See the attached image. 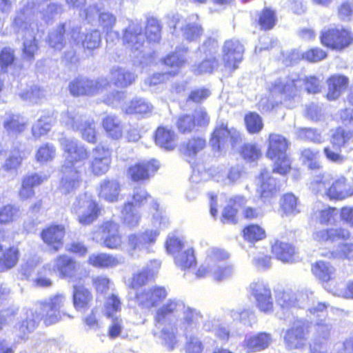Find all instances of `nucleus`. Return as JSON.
Returning a JSON list of instances; mask_svg holds the SVG:
<instances>
[{
    "mask_svg": "<svg viewBox=\"0 0 353 353\" xmlns=\"http://www.w3.org/2000/svg\"><path fill=\"white\" fill-rule=\"evenodd\" d=\"M65 301V296L63 294H57L43 301L38 302L35 308L28 310L25 319L14 327L18 336L21 339H25L34 330L41 320H43L46 325H49L56 323L65 316L72 318L61 310Z\"/></svg>",
    "mask_w": 353,
    "mask_h": 353,
    "instance_id": "1",
    "label": "nucleus"
},
{
    "mask_svg": "<svg viewBox=\"0 0 353 353\" xmlns=\"http://www.w3.org/2000/svg\"><path fill=\"white\" fill-rule=\"evenodd\" d=\"M202 319L203 315L199 310L186 305L183 300L176 298L167 300L155 313V319L158 323H170L172 319L184 336L197 330Z\"/></svg>",
    "mask_w": 353,
    "mask_h": 353,
    "instance_id": "2",
    "label": "nucleus"
},
{
    "mask_svg": "<svg viewBox=\"0 0 353 353\" xmlns=\"http://www.w3.org/2000/svg\"><path fill=\"white\" fill-rule=\"evenodd\" d=\"M152 208L155 210L153 214L152 225L158 229H148L143 232L128 236V253L132 257L139 256V252L142 250L148 251L150 245L156 242L160 230L167 228L170 224L165 211L159 209V205L156 201H153Z\"/></svg>",
    "mask_w": 353,
    "mask_h": 353,
    "instance_id": "3",
    "label": "nucleus"
},
{
    "mask_svg": "<svg viewBox=\"0 0 353 353\" xmlns=\"http://www.w3.org/2000/svg\"><path fill=\"white\" fill-rule=\"evenodd\" d=\"M303 84L308 93L316 94L321 91V81L318 77L310 76L301 79L295 74L285 81L276 80L272 84L271 92L281 94V98L285 101L291 100L297 96L298 88Z\"/></svg>",
    "mask_w": 353,
    "mask_h": 353,
    "instance_id": "4",
    "label": "nucleus"
},
{
    "mask_svg": "<svg viewBox=\"0 0 353 353\" xmlns=\"http://www.w3.org/2000/svg\"><path fill=\"white\" fill-rule=\"evenodd\" d=\"M329 177V175L317 176L310 183L312 190L315 193H326L335 199H343L353 194V189L345 177H340L331 186Z\"/></svg>",
    "mask_w": 353,
    "mask_h": 353,
    "instance_id": "5",
    "label": "nucleus"
},
{
    "mask_svg": "<svg viewBox=\"0 0 353 353\" xmlns=\"http://www.w3.org/2000/svg\"><path fill=\"white\" fill-rule=\"evenodd\" d=\"M311 322L293 317L283 334V341L288 350H300L305 346Z\"/></svg>",
    "mask_w": 353,
    "mask_h": 353,
    "instance_id": "6",
    "label": "nucleus"
},
{
    "mask_svg": "<svg viewBox=\"0 0 353 353\" xmlns=\"http://www.w3.org/2000/svg\"><path fill=\"white\" fill-rule=\"evenodd\" d=\"M288 147V141L283 136L277 134L270 135L267 157L275 159L274 172L284 175L290 169V161L286 155Z\"/></svg>",
    "mask_w": 353,
    "mask_h": 353,
    "instance_id": "7",
    "label": "nucleus"
},
{
    "mask_svg": "<svg viewBox=\"0 0 353 353\" xmlns=\"http://www.w3.org/2000/svg\"><path fill=\"white\" fill-rule=\"evenodd\" d=\"M248 298L261 312L269 314L273 312L274 301L269 284L261 279L252 281L247 288Z\"/></svg>",
    "mask_w": 353,
    "mask_h": 353,
    "instance_id": "8",
    "label": "nucleus"
},
{
    "mask_svg": "<svg viewBox=\"0 0 353 353\" xmlns=\"http://www.w3.org/2000/svg\"><path fill=\"white\" fill-rule=\"evenodd\" d=\"M241 141V136L234 128H229L227 123H217L212 134L210 144L214 152H222L230 146L234 148Z\"/></svg>",
    "mask_w": 353,
    "mask_h": 353,
    "instance_id": "9",
    "label": "nucleus"
},
{
    "mask_svg": "<svg viewBox=\"0 0 353 353\" xmlns=\"http://www.w3.org/2000/svg\"><path fill=\"white\" fill-rule=\"evenodd\" d=\"M59 142L64 152L65 161L62 165L63 170L67 172L68 169L78 170L79 166L77 165L89 157L87 149L74 139L62 137Z\"/></svg>",
    "mask_w": 353,
    "mask_h": 353,
    "instance_id": "10",
    "label": "nucleus"
},
{
    "mask_svg": "<svg viewBox=\"0 0 353 353\" xmlns=\"http://www.w3.org/2000/svg\"><path fill=\"white\" fill-rule=\"evenodd\" d=\"M88 23L94 25L98 23L107 36L108 41L111 36L118 37L119 32L113 30V28L117 22L115 15L108 11L100 12L97 5H92L85 9L82 14Z\"/></svg>",
    "mask_w": 353,
    "mask_h": 353,
    "instance_id": "11",
    "label": "nucleus"
},
{
    "mask_svg": "<svg viewBox=\"0 0 353 353\" xmlns=\"http://www.w3.org/2000/svg\"><path fill=\"white\" fill-rule=\"evenodd\" d=\"M109 83L106 78L91 79L85 77H78L70 82L68 89L74 97L94 95Z\"/></svg>",
    "mask_w": 353,
    "mask_h": 353,
    "instance_id": "12",
    "label": "nucleus"
},
{
    "mask_svg": "<svg viewBox=\"0 0 353 353\" xmlns=\"http://www.w3.org/2000/svg\"><path fill=\"white\" fill-rule=\"evenodd\" d=\"M328 305L326 303H318L316 306L307 309L309 312L316 317V339L324 341H327L334 332V321L327 317L326 314Z\"/></svg>",
    "mask_w": 353,
    "mask_h": 353,
    "instance_id": "13",
    "label": "nucleus"
},
{
    "mask_svg": "<svg viewBox=\"0 0 353 353\" xmlns=\"http://www.w3.org/2000/svg\"><path fill=\"white\" fill-rule=\"evenodd\" d=\"M123 43L132 52L141 53L145 41L143 27L137 20H129L128 26L123 30Z\"/></svg>",
    "mask_w": 353,
    "mask_h": 353,
    "instance_id": "14",
    "label": "nucleus"
},
{
    "mask_svg": "<svg viewBox=\"0 0 353 353\" xmlns=\"http://www.w3.org/2000/svg\"><path fill=\"white\" fill-rule=\"evenodd\" d=\"M22 23L15 24L13 21V28L17 32H21L23 35V59L32 61L34 59V55L39 50L38 41L35 38V31L31 27L30 20L23 19Z\"/></svg>",
    "mask_w": 353,
    "mask_h": 353,
    "instance_id": "15",
    "label": "nucleus"
},
{
    "mask_svg": "<svg viewBox=\"0 0 353 353\" xmlns=\"http://www.w3.org/2000/svg\"><path fill=\"white\" fill-rule=\"evenodd\" d=\"M276 302L283 310L292 309L295 307L305 308L314 304L313 293L307 290L301 291L296 294L290 292H279L276 296ZM315 305H312L314 307Z\"/></svg>",
    "mask_w": 353,
    "mask_h": 353,
    "instance_id": "16",
    "label": "nucleus"
},
{
    "mask_svg": "<svg viewBox=\"0 0 353 353\" xmlns=\"http://www.w3.org/2000/svg\"><path fill=\"white\" fill-rule=\"evenodd\" d=\"M73 210L78 215L79 223L88 225L92 223L99 215L98 205L88 194L79 196L73 203Z\"/></svg>",
    "mask_w": 353,
    "mask_h": 353,
    "instance_id": "17",
    "label": "nucleus"
},
{
    "mask_svg": "<svg viewBox=\"0 0 353 353\" xmlns=\"http://www.w3.org/2000/svg\"><path fill=\"white\" fill-rule=\"evenodd\" d=\"M210 122V117L204 108H196L193 114H181L176 122L179 131L181 133H190L198 130L197 128H205Z\"/></svg>",
    "mask_w": 353,
    "mask_h": 353,
    "instance_id": "18",
    "label": "nucleus"
},
{
    "mask_svg": "<svg viewBox=\"0 0 353 353\" xmlns=\"http://www.w3.org/2000/svg\"><path fill=\"white\" fill-rule=\"evenodd\" d=\"M320 39L323 46L338 50L347 47L353 41L350 32L338 28L323 29Z\"/></svg>",
    "mask_w": 353,
    "mask_h": 353,
    "instance_id": "19",
    "label": "nucleus"
},
{
    "mask_svg": "<svg viewBox=\"0 0 353 353\" xmlns=\"http://www.w3.org/2000/svg\"><path fill=\"white\" fill-rule=\"evenodd\" d=\"M79 34V26L72 24L71 21L59 24L48 34V43L55 50H61L66 44L69 35L71 39L77 41L76 35Z\"/></svg>",
    "mask_w": 353,
    "mask_h": 353,
    "instance_id": "20",
    "label": "nucleus"
},
{
    "mask_svg": "<svg viewBox=\"0 0 353 353\" xmlns=\"http://www.w3.org/2000/svg\"><path fill=\"white\" fill-rule=\"evenodd\" d=\"M155 327L152 330L153 336L159 340L160 343L168 351H172L175 349L178 340L176 334L179 330L176 324L172 321L170 323L159 324L154 318Z\"/></svg>",
    "mask_w": 353,
    "mask_h": 353,
    "instance_id": "21",
    "label": "nucleus"
},
{
    "mask_svg": "<svg viewBox=\"0 0 353 353\" xmlns=\"http://www.w3.org/2000/svg\"><path fill=\"white\" fill-rule=\"evenodd\" d=\"M118 223L114 221H107L100 228L101 236L99 238V232H94L92 239L110 249H117L122 243Z\"/></svg>",
    "mask_w": 353,
    "mask_h": 353,
    "instance_id": "22",
    "label": "nucleus"
},
{
    "mask_svg": "<svg viewBox=\"0 0 353 353\" xmlns=\"http://www.w3.org/2000/svg\"><path fill=\"white\" fill-rule=\"evenodd\" d=\"M244 52V47L239 40L226 41L222 48L223 59L225 67L236 70L238 64L241 62Z\"/></svg>",
    "mask_w": 353,
    "mask_h": 353,
    "instance_id": "23",
    "label": "nucleus"
},
{
    "mask_svg": "<svg viewBox=\"0 0 353 353\" xmlns=\"http://www.w3.org/2000/svg\"><path fill=\"white\" fill-rule=\"evenodd\" d=\"M168 296L164 287L155 286L136 293V302L142 308L150 309L162 301Z\"/></svg>",
    "mask_w": 353,
    "mask_h": 353,
    "instance_id": "24",
    "label": "nucleus"
},
{
    "mask_svg": "<svg viewBox=\"0 0 353 353\" xmlns=\"http://www.w3.org/2000/svg\"><path fill=\"white\" fill-rule=\"evenodd\" d=\"M121 307V301L114 294H112L107 301L105 314L108 318H111V323L108 328V336L110 339L118 337L123 328V321L119 316L114 315Z\"/></svg>",
    "mask_w": 353,
    "mask_h": 353,
    "instance_id": "25",
    "label": "nucleus"
},
{
    "mask_svg": "<svg viewBox=\"0 0 353 353\" xmlns=\"http://www.w3.org/2000/svg\"><path fill=\"white\" fill-rule=\"evenodd\" d=\"M272 342V338L270 334L259 332L246 335L241 345L247 353H255L266 350Z\"/></svg>",
    "mask_w": 353,
    "mask_h": 353,
    "instance_id": "26",
    "label": "nucleus"
},
{
    "mask_svg": "<svg viewBox=\"0 0 353 353\" xmlns=\"http://www.w3.org/2000/svg\"><path fill=\"white\" fill-rule=\"evenodd\" d=\"M65 232V227L63 225H52L43 230L41 236L43 242L56 252L63 247Z\"/></svg>",
    "mask_w": 353,
    "mask_h": 353,
    "instance_id": "27",
    "label": "nucleus"
},
{
    "mask_svg": "<svg viewBox=\"0 0 353 353\" xmlns=\"http://www.w3.org/2000/svg\"><path fill=\"white\" fill-rule=\"evenodd\" d=\"M159 168L157 161L152 159L147 162L137 163L128 170V174L134 181H141L149 179Z\"/></svg>",
    "mask_w": 353,
    "mask_h": 353,
    "instance_id": "28",
    "label": "nucleus"
},
{
    "mask_svg": "<svg viewBox=\"0 0 353 353\" xmlns=\"http://www.w3.org/2000/svg\"><path fill=\"white\" fill-rule=\"evenodd\" d=\"M260 181L261 184L257 192L264 200L272 198L280 190L281 186L280 182L270 176L266 170L261 172Z\"/></svg>",
    "mask_w": 353,
    "mask_h": 353,
    "instance_id": "29",
    "label": "nucleus"
},
{
    "mask_svg": "<svg viewBox=\"0 0 353 353\" xmlns=\"http://www.w3.org/2000/svg\"><path fill=\"white\" fill-rule=\"evenodd\" d=\"M90 117L80 109H71L61 113V123L68 129L78 131Z\"/></svg>",
    "mask_w": 353,
    "mask_h": 353,
    "instance_id": "30",
    "label": "nucleus"
},
{
    "mask_svg": "<svg viewBox=\"0 0 353 353\" xmlns=\"http://www.w3.org/2000/svg\"><path fill=\"white\" fill-rule=\"evenodd\" d=\"M349 236V231L343 228L323 229L313 234L314 239L320 243L339 242L347 239Z\"/></svg>",
    "mask_w": 353,
    "mask_h": 353,
    "instance_id": "31",
    "label": "nucleus"
},
{
    "mask_svg": "<svg viewBox=\"0 0 353 353\" xmlns=\"http://www.w3.org/2000/svg\"><path fill=\"white\" fill-rule=\"evenodd\" d=\"M88 263L95 268H112L123 264L124 258L107 253H93L89 256Z\"/></svg>",
    "mask_w": 353,
    "mask_h": 353,
    "instance_id": "32",
    "label": "nucleus"
},
{
    "mask_svg": "<svg viewBox=\"0 0 353 353\" xmlns=\"http://www.w3.org/2000/svg\"><path fill=\"white\" fill-rule=\"evenodd\" d=\"M76 267V261L67 255H61L54 261L53 270L61 278L72 279L75 274Z\"/></svg>",
    "mask_w": 353,
    "mask_h": 353,
    "instance_id": "33",
    "label": "nucleus"
},
{
    "mask_svg": "<svg viewBox=\"0 0 353 353\" xmlns=\"http://www.w3.org/2000/svg\"><path fill=\"white\" fill-rule=\"evenodd\" d=\"M272 252L277 259L284 263H294L299 261L294 247L288 243L276 241L272 245Z\"/></svg>",
    "mask_w": 353,
    "mask_h": 353,
    "instance_id": "34",
    "label": "nucleus"
},
{
    "mask_svg": "<svg viewBox=\"0 0 353 353\" xmlns=\"http://www.w3.org/2000/svg\"><path fill=\"white\" fill-rule=\"evenodd\" d=\"M155 144L166 151L173 150L176 147L175 133L165 127H159L154 136Z\"/></svg>",
    "mask_w": 353,
    "mask_h": 353,
    "instance_id": "35",
    "label": "nucleus"
},
{
    "mask_svg": "<svg viewBox=\"0 0 353 353\" xmlns=\"http://www.w3.org/2000/svg\"><path fill=\"white\" fill-rule=\"evenodd\" d=\"M27 121L20 114L7 113L3 122V126L7 133L12 137L24 131L26 128Z\"/></svg>",
    "mask_w": 353,
    "mask_h": 353,
    "instance_id": "36",
    "label": "nucleus"
},
{
    "mask_svg": "<svg viewBox=\"0 0 353 353\" xmlns=\"http://www.w3.org/2000/svg\"><path fill=\"white\" fill-rule=\"evenodd\" d=\"M328 92L327 98L328 100H336L346 89L348 84V79L343 75H333L327 80Z\"/></svg>",
    "mask_w": 353,
    "mask_h": 353,
    "instance_id": "37",
    "label": "nucleus"
},
{
    "mask_svg": "<svg viewBox=\"0 0 353 353\" xmlns=\"http://www.w3.org/2000/svg\"><path fill=\"white\" fill-rule=\"evenodd\" d=\"M76 37L77 39L74 41L75 43H81L83 48L90 50L98 48L101 42V32L97 29L89 30L83 33L79 32Z\"/></svg>",
    "mask_w": 353,
    "mask_h": 353,
    "instance_id": "38",
    "label": "nucleus"
},
{
    "mask_svg": "<svg viewBox=\"0 0 353 353\" xmlns=\"http://www.w3.org/2000/svg\"><path fill=\"white\" fill-rule=\"evenodd\" d=\"M63 177L61 179V190L65 193H70L77 190L81 183L80 174L77 169H68L67 172L63 170Z\"/></svg>",
    "mask_w": 353,
    "mask_h": 353,
    "instance_id": "39",
    "label": "nucleus"
},
{
    "mask_svg": "<svg viewBox=\"0 0 353 353\" xmlns=\"http://www.w3.org/2000/svg\"><path fill=\"white\" fill-rule=\"evenodd\" d=\"M120 193V185L116 180L106 179L101 183L99 196L108 202H115Z\"/></svg>",
    "mask_w": 353,
    "mask_h": 353,
    "instance_id": "40",
    "label": "nucleus"
},
{
    "mask_svg": "<svg viewBox=\"0 0 353 353\" xmlns=\"http://www.w3.org/2000/svg\"><path fill=\"white\" fill-rule=\"evenodd\" d=\"M112 82L117 87L126 88L135 80V74L123 68L114 67L110 71Z\"/></svg>",
    "mask_w": 353,
    "mask_h": 353,
    "instance_id": "41",
    "label": "nucleus"
},
{
    "mask_svg": "<svg viewBox=\"0 0 353 353\" xmlns=\"http://www.w3.org/2000/svg\"><path fill=\"white\" fill-rule=\"evenodd\" d=\"M73 305L77 310H81L89 307L92 299L91 292L83 285H74L72 293Z\"/></svg>",
    "mask_w": 353,
    "mask_h": 353,
    "instance_id": "42",
    "label": "nucleus"
},
{
    "mask_svg": "<svg viewBox=\"0 0 353 353\" xmlns=\"http://www.w3.org/2000/svg\"><path fill=\"white\" fill-rule=\"evenodd\" d=\"M198 19L197 14H192L185 21V26L180 27L183 37L189 41H196L203 33V29L200 24L194 21Z\"/></svg>",
    "mask_w": 353,
    "mask_h": 353,
    "instance_id": "43",
    "label": "nucleus"
},
{
    "mask_svg": "<svg viewBox=\"0 0 353 353\" xmlns=\"http://www.w3.org/2000/svg\"><path fill=\"white\" fill-rule=\"evenodd\" d=\"M102 125L107 134L113 139H118L123 134L121 120L115 115L109 114L104 117Z\"/></svg>",
    "mask_w": 353,
    "mask_h": 353,
    "instance_id": "44",
    "label": "nucleus"
},
{
    "mask_svg": "<svg viewBox=\"0 0 353 353\" xmlns=\"http://www.w3.org/2000/svg\"><path fill=\"white\" fill-rule=\"evenodd\" d=\"M185 337V353H209L211 341L203 343L199 337L192 334Z\"/></svg>",
    "mask_w": 353,
    "mask_h": 353,
    "instance_id": "45",
    "label": "nucleus"
},
{
    "mask_svg": "<svg viewBox=\"0 0 353 353\" xmlns=\"http://www.w3.org/2000/svg\"><path fill=\"white\" fill-rule=\"evenodd\" d=\"M206 146V141L201 137H194L180 146L181 152L188 157L194 158Z\"/></svg>",
    "mask_w": 353,
    "mask_h": 353,
    "instance_id": "46",
    "label": "nucleus"
},
{
    "mask_svg": "<svg viewBox=\"0 0 353 353\" xmlns=\"http://www.w3.org/2000/svg\"><path fill=\"white\" fill-rule=\"evenodd\" d=\"M122 108L127 114H146L152 112L153 106L144 99H134Z\"/></svg>",
    "mask_w": 353,
    "mask_h": 353,
    "instance_id": "47",
    "label": "nucleus"
},
{
    "mask_svg": "<svg viewBox=\"0 0 353 353\" xmlns=\"http://www.w3.org/2000/svg\"><path fill=\"white\" fill-rule=\"evenodd\" d=\"M352 138L353 131L339 127L333 131L330 141L336 150H340L342 147L348 144Z\"/></svg>",
    "mask_w": 353,
    "mask_h": 353,
    "instance_id": "48",
    "label": "nucleus"
},
{
    "mask_svg": "<svg viewBox=\"0 0 353 353\" xmlns=\"http://www.w3.org/2000/svg\"><path fill=\"white\" fill-rule=\"evenodd\" d=\"M312 270L315 276L323 282L332 279L335 273V268L330 263L323 261H317Z\"/></svg>",
    "mask_w": 353,
    "mask_h": 353,
    "instance_id": "49",
    "label": "nucleus"
},
{
    "mask_svg": "<svg viewBox=\"0 0 353 353\" xmlns=\"http://www.w3.org/2000/svg\"><path fill=\"white\" fill-rule=\"evenodd\" d=\"M19 258V252L17 248L11 247L6 250L0 256V272L7 271L14 267Z\"/></svg>",
    "mask_w": 353,
    "mask_h": 353,
    "instance_id": "50",
    "label": "nucleus"
},
{
    "mask_svg": "<svg viewBox=\"0 0 353 353\" xmlns=\"http://www.w3.org/2000/svg\"><path fill=\"white\" fill-rule=\"evenodd\" d=\"M174 256L176 265L181 270H185L196 264V258L192 248H185Z\"/></svg>",
    "mask_w": 353,
    "mask_h": 353,
    "instance_id": "51",
    "label": "nucleus"
},
{
    "mask_svg": "<svg viewBox=\"0 0 353 353\" xmlns=\"http://www.w3.org/2000/svg\"><path fill=\"white\" fill-rule=\"evenodd\" d=\"M245 199L243 196H237L230 200L231 204L228 205L222 212L221 221L223 223H233L236 222V215L237 209L236 206H240L243 204Z\"/></svg>",
    "mask_w": 353,
    "mask_h": 353,
    "instance_id": "52",
    "label": "nucleus"
},
{
    "mask_svg": "<svg viewBox=\"0 0 353 353\" xmlns=\"http://www.w3.org/2000/svg\"><path fill=\"white\" fill-rule=\"evenodd\" d=\"M230 316L234 321H238L248 327H252L256 322L254 312L248 308L232 310L230 311Z\"/></svg>",
    "mask_w": 353,
    "mask_h": 353,
    "instance_id": "53",
    "label": "nucleus"
},
{
    "mask_svg": "<svg viewBox=\"0 0 353 353\" xmlns=\"http://www.w3.org/2000/svg\"><path fill=\"white\" fill-rule=\"evenodd\" d=\"M161 27L159 21L153 17H149L147 19V24L145 27V39L150 43H159L161 36Z\"/></svg>",
    "mask_w": 353,
    "mask_h": 353,
    "instance_id": "54",
    "label": "nucleus"
},
{
    "mask_svg": "<svg viewBox=\"0 0 353 353\" xmlns=\"http://www.w3.org/2000/svg\"><path fill=\"white\" fill-rule=\"evenodd\" d=\"M63 11L62 5L57 3H50L46 6L41 5V7L37 8L35 14H40L41 17L46 22H49L53 18L61 14Z\"/></svg>",
    "mask_w": 353,
    "mask_h": 353,
    "instance_id": "55",
    "label": "nucleus"
},
{
    "mask_svg": "<svg viewBox=\"0 0 353 353\" xmlns=\"http://www.w3.org/2000/svg\"><path fill=\"white\" fill-rule=\"evenodd\" d=\"M228 257V254L225 251L219 248H211L207 252L206 264L210 265L213 269H220L221 262Z\"/></svg>",
    "mask_w": 353,
    "mask_h": 353,
    "instance_id": "56",
    "label": "nucleus"
},
{
    "mask_svg": "<svg viewBox=\"0 0 353 353\" xmlns=\"http://www.w3.org/2000/svg\"><path fill=\"white\" fill-rule=\"evenodd\" d=\"M281 206L286 215H295L300 212L298 199L294 194L287 193L283 195Z\"/></svg>",
    "mask_w": 353,
    "mask_h": 353,
    "instance_id": "57",
    "label": "nucleus"
},
{
    "mask_svg": "<svg viewBox=\"0 0 353 353\" xmlns=\"http://www.w3.org/2000/svg\"><path fill=\"white\" fill-rule=\"evenodd\" d=\"M186 52L187 49L185 48H176L174 52L169 54L163 59L165 65L174 68H179L181 67L186 61Z\"/></svg>",
    "mask_w": 353,
    "mask_h": 353,
    "instance_id": "58",
    "label": "nucleus"
},
{
    "mask_svg": "<svg viewBox=\"0 0 353 353\" xmlns=\"http://www.w3.org/2000/svg\"><path fill=\"white\" fill-rule=\"evenodd\" d=\"M53 119L50 116L41 117L32 127V133L36 139L46 134L50 130Z\"/></svg>",
    "mask_w": 353,
    "mask_h": 353,
    "instance_id": "59",
    "label": "nucleus"
},
{
    "mask_svg": "<svg viewBox=\"0 0 353 353\" xmlns=\"http://www.w3.org/2000/svg\"><path fill=\"white\" fill-rule=\"evenodd\" d=\"M22 160L23 157L19 150L17 152L14 150L1 165V170L6 172L15 174L21 164Z\"/></svg>",
    "mask_w": 353,
    "mask_h": 353,
    "instance_id": "60",
    "label": "nucleus"
},
{
    "mask_svg": "<svg viewBox=\"0 0 353 353\" xmlns=\"http://www.w3.org/2000/svg\"><path fill=\"white\" fill-rule=\"evenodd\" d=\"M123 223L130 228L137 226L140 220V215L137 212L133 203L128 202L122 210Z\"/></svg>",
    "mask_w": 353,
    "mask_h": 353,
    "instance_id": "61",
    "label": "nucleus"
},
{
    "mask_svg": "<svg viewBox=\"0 0 353 353\" xmlns=\"http://www.w3.org/2000/svg\"><path fill=\"white\" fill-rule=\"evenodd\" d=\"M296 137L303 141L321 143L323 142V137L321 132L316 129L312 128H300L296 131Z\"/></svg>",
    "mask_w": 353,
    "mask_h": 353,
    "instance_id": "62",
    "label": "nucleus"
},
{
    "mask_svg": "<svg viewBox=\"0 0 353 353\" xmlns=\"http://www.w3.org/2000/svg\"><path fill=\"white\" fill-rule=\"evenodd\" d=\"M303 162L307 165L310 170H319L321 168L319 161V152L317 150L310 148L303 149L301 152Z\"/></svg>",
    "mask_w": 353,
    "mask_h": 353,
    "instance_id": "63",
    "label": "nucleus"
},
{
    "mask_svg": "<svg viewBox=\"0 0 353 353\" xmlns=\"http://www.w3.org/2000/svg\"><path fill=\"white\" fill-rule=\"evenodd\" d=\"M56 156V148L52 143H45L40 146L36 153V159L40 163L51 161Z\"/></svg>",
    "mask_w": 353,
    "mask_h": 353,
    "instance_id": "64",
    "label": "nucleus"
}]
</instances>
